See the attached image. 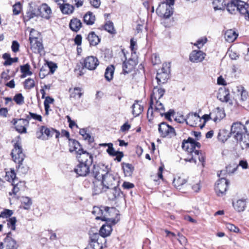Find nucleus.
Instances as JSON below:
<instances>
[{"label":"nucleus","instance_id":"nucleus-1","mask_svg":"<svg viewBox=\"0 0 249 249\" xmlns=\"http://www.w3.org/2000/svg\"><path fill=\"white\" fill-rule=\"evenodd\" d=\"M200 143L194 140L192 138H189L187 140H184L182 142V147L185 150L187 154V158L185 161L190 162L196 163L197 158L203 167L204 166L205 162V156L204 153L200 152L199 149L200 148Z\"/></svg>","mask_w":249,"mask_h":249},{"label":"nucleus","instance_id":"nucleus-2","mask_svg":"<svg viewBox=\"0 0 249 249\" xmlns=\"http://www.w3.org/2000/svg\"><path fill=\"white\" fill-rule=\"evenodd\" d=\"M92 213L95 216L96 219L106 221L113 225L119 221L116 217L118 211L113 207L94 206Z\"/></svg>","mask_w":249,"mask_h":249},{"label":"nucleus","instance_id":"nucleus-3","mask_svg":"<svg viewBox=\"0 0 249 249\" xmlns=\"http://www.w3.org/2000/svg\"><path fill=\"white\" fill-rule=\"evenodd\" d=\"M80 152L78 156H76L79 163L74 170L78 176L86 177L90 172V167L93 162V156L89 152Z\"/></svg>","mask_w":249,"mask_h":249},{"label":"nucleus","instance_id":"nucleus-4","mask_svg":"<svg viewBox=\"0 0 249 249\" xmlns=\"http://www.w3.org/2000/svg\"><path fill=\"white\" fill-rule=\"evenodd\" d=\"M231 131L242 150L249 147V133L245 132L243 124L240 122L233 123Z\"/></svg>","mask_w":249,"mask_h":249},{"label":"nucleus","instance_id":"nucleus-5","mask_svg":"<svg viewBox=\"0 0 249 249\" xmlns=\"http://www.w3.org/2000/svg\"><path fill=\"white\" fill-rule=\"evenodd\" d=\"M225 8L231 14L235 15L239 12L247 20H249V5L240 0H229L225 2Z\"/></svg>","mask_w":249,"mask_h":249},{"label":"nucleus","instance_id":"nucleus-6","mask_svg":"<svg viewBox=\"0 0 249 249\" xmlns=\"http://www.w3.org/2000/svg\"><path fill=\"white\" fill-rule=\"evenodd\" d=\"M171 63H164L161 69L158 70L156 79L158 85L166 83L170 77Z\"/></svg>","mask_w":249,"mask_h":249},{"label":"nucleus","instance_id":"nucleus-7","mask_svg":"<svg viewBox=\"0 0 249 249\" xmlns=\"http://www.w3.org/2000/svg\"><path fill=\"white\" fill-rule=\"evenodd\" d=\"M36 137L38 139L46 140L54 135L56 138H58L59 132L52 128H48L45 126H42L40 127L39 131L36 132Z\"/></svg>","mask_w":249,"mask_h":249},{"label":"nucleus","instance_id":"nucleus-8","mask_svg":"<svg viewBox=\"0 0 249 249\" xmlns=\"http://www.w3.org/2000/svg\"><path fill=\"white\" fill-rule=\"evenodd\" d=\"M156 13L159 17L167 19L173 15V8L170 4L162 2L159 5Z\"/></svg>","mask_w":249,"mask_h":249},{"label":"nucleus","instance_id":"nucleus-9","mask_svg":"<svg viewBox=\"0 0 249 249\" xmlns=\"http://www.w3.org/2000/svg\"><path fill=\"white\" fill-rule=\"evenodd\" d=\"M187 178L183 175H177L176 176L173 181L174 186L179 191L185 193L189 188Z\"/></svg>","mask_w":249,"mask_h":249},{"label":"nucleus","instance_id":"nucleus-10","mask_svg":"<svg viewBox=\"0 0 249 249\" xmlns=\"http://www.w3.org/2000/svg\"><path fill=\"white\" fill-rule=\"evenodd\" d=\"M90 241L89 246L92 249H102L105 246L106 240L105 238L100 237L97 233L90 234Z\"/></svg>","mask_w":249,"mask_h":249},{"label":"nucleus","instance_id":"nucleus-11","mask_svg":"<svg viewBox=\"0 0 249 249\" xmlns=\"http://www.w3.org/2000/svg\"><path fill=\"white\" fill-rule=\"evenodd\" d=\"M11 155L15 162L23 161L25 155L23 152L22 146L19 143L16 142L15 143Z\"/></svg>","mask_w":249,"mask_h":249},{"label":"nucleus","instance_id":"nucleus-12","mask_svg":"<svg viewBox=\"0 0 249 249\" xmlns=\"http://www.w3.org/2000/svg\"><path fill=\"white\" fill-rule=\"evenodd\" d=\"M158 130L162 137L172 138L176 135L174 128L165 122H162L159 124Z\"/></svg>","mask_w":249,"mask_h":249},{"label":"nucleus","instance_id":"nucleus-13","mask_svg":"<svg viewBox=\"0 0 249 249\" xmlns=\"http://www.w3.org/2000/svg\"><path fill=\"white\" fill-rule=\"evenodd\" d=\"M10 232L7 234L3 241L0 243V249H18V245L16 241L11 237Z\"/></svg>","mask_w":249,"mask_h":249},{"label":"nucleus","instance_id":"nucleus-14","mask_svg":"<svg viewBox=\"0 0 249 249\" xmlns=\"http://www.w3.org/2000/svg\"><path fill=\"white\" fill-rule=\"evenodd\" d=\"M109 172L108 167L104 164L94 165L92 170L93 176L97 180L102 179Z\"/></svg>","mask_w":249,"mask_h":249},{"label":"nucleus","instance_id":"nucleus-15","mask_svg":"<svg viewBox=\"0 0 249 249\" xmlns=\"http://www.w3.org/2000/svg\"><path fill=\"white\" fill-rule=\"evenodd\" d=\"M99 64V62L97 57L93 56H89L84 59L82 66L83 67L92 71L95 70Z\"/></svg>","mask_w":249,"mask_h":249},{"label":"nucleus","instance_id":"nucleus-16","mask_svg":"<svg viewBox=\"0 0 249 249\" xmlns=\"http://www.w3.org/2000/svg\"><path fill=\"white\" fill-rule=\"evenodd\" d=\"M229 182L224 178H221L217 181L215 186V190L218 196L223 195L227 191Z\"/></svg>","mask_w":249,"mask_h":249},{"label":"nucleus","instance_id":"nucleus-17","mask_svg":"<svg viewBox=\"0 0 249 249\" xmlns=\"http://www.w3.org/2000/svg\"><path fill=\"white\" fill-rule=\"evenodd\" d=\"M101 181L104 185V187L107 189L111 188L115 185H118V181L114 175L110 173H107L102 179Z\"/></svg>","mask_w":249,"mask_h":249},{"label":"nucleus","instance_id":"nucleus-18","mask_svg":"<svg viewBox=\"0 0 249 249\" xmlns=\"http://www.w3.org/2000/svg\"><path fill=\"white\" fill-rule=\"evenodd\" d=\"M37 12L38 16L49 19L52 14V10L47 4L43 3L38 7Z\"/></svg>","mask_w":249,"mask_h":249},{"label":"nucleus","instance_id":"nucleus-19","mask_svg":"<svg viewBox=\"0 0 249 249\" xmlns=\"http://www.w3.org/2000/svg\"><path fill=\"white\" fill-rule=\"evenodd\" d=\"M165 90L164 89L158 86L154 87L153 92L151 95L150 102L154 104L155 101L159 100L164 94Z\"/></svg>","mask_w":249,"mask_h":249},{"label":"nucleus","instance_id":"nucleus-20","mask_svg":"<svg viewBox=\"0 0 249 249\" xmlns=\"http://www.w3.org/2000/svg\"><path fill=\"white\" fill-rule=\"evenodd\" d=\"M212 120L214 122L220 121L225 117V113L223 108L217 107L211 112Z\"/></svg>","mask_w":249,"mask_h":249},{"label":"nucleus","instance_id":"nucleus-21","mask_svg":"<svg viewBox=\"0 0 249 249\" xmlns=\"http://www.w3.org/2000/svg\"><path fill=\"white\" fill-rule=\"evenodd\" d=\"M205 53L201 51L194 50L189 56L190 60L194 63L201 62L205 58Z\"/></svg>","mask_w":249,"mask_h":249},{"label":"nucleus","instance_id":"nucleus-22","mask_svg":"<svg viewBox=\"0 0 249 249\" xmlns=\"http://www.w3.org/2000/svg\"><path fill=\"white\" fill-rule=\"evenodd\" d=\"M30 49L36 53H40L44 49L42 41L40 39L30 41Z\"/></svg>","mask_w":249,"mask_h":249},{"label":"nucleus","instance_id":"nucleus-23","mask_svg":"<svg viewBox=\"0 0 249 249\" xmlns=\"http://www.w3.org/2000/svg\"><path fill=\"white\" fill-rule=\"evenodd\" d=\"M137 65V61L135 59L129 58L126 60L123 63V70L124 73L130 72Z\"/></svg>","mask_w":249,"mask_h":249},{"label":"nucleus","instance_id":"nucleus-24","mask_svg":"<svg viewBox=\"0 0 249 249\" xmlns=\"http://www.w3.org/2000/svg\"><path fill=\"white\" fill-rule=\"evenodd\" d=\"M186 123L191 126H196L200 121V118L198 114L189 113L185 119Z\"/></svg>","mask_w":249,"mask_h":249},{"label":"nucleus","instance_id":"nucleus-25","mask_svg":"<svg viewBox=\"0 0 249 249\" xmlns=\"http://www.w3.org/2000/svg\"><path fill=\"white\" fill-rule=\"evenodd\" d=\"M69 151L70 152H75L76 156H78L81 152L82 153L88 152L87 151L84 150L81 147L79 142L76 140H70L69 143Z\"/></svg>","mask_w":249,"mask_h":249},{"label":"nucleus","instance_id":"nucleus-26","mask_svg":"<svg viewBox=\"0 0 249 249\" xmlns=\"http://www.w3.org/2000/svg\"><path fill=\"white\" fill-rule=\"evenodd\" d=\"M230 94L228 90L225 89H219L217 95V98L222 102L228 103L230 105L232 106L233 103L230 99Z\"/></svg>","mask_w":249,"mask_h":249},{"label":"nucleus","instance_id":"nucleus-27","mask_svg":"<svg viewBox=\"0 0 249 249\" xmlns=\"http://www.w3.org/2000/svg\"><path fill=\"white\" fill-rule=\"evenodd\" d=\"M118 186L115 185L110 189H107L108 190L107 196L109 200H114L120 196L121 191Z\"/></svg>","mask_w":249,"mask_h":249},{"label":"nucleus","instance_id":"nucleus-28","mask_svg":"<svg viewBox=\"0 0 249 249\" xmlns=\"http://www.w3.org/2000/svg\"><path fill=\"white\" fill-rule=\"evenodd\" d=\"M107 189L104 187V185L101 180L96 179L93 181V186L92 188L93 194L98 195L103 191H107Z\"/></svg>","mask_w":249,"mask_h":249},{"label":"nucleus","instance_id":"nucleus-29","mask_svg":"<svg viewBox=\"0 0 249 249\" xmlns=\"http://www.w3.org/2000/svg\"><path fill=\"white\" fill-rule=\"evenodd\" d=\"M29 122L26 119H21L19 120V123L15 126L16 130L20 133H26V126L29 125Z\"/></svg>","mask_w":249,"mask_h":249},{"label":"nucleus","instance_id":"nucleus-30","mask_svg":"<svg viewBox=\"0 0 249 249\" xmlns=\"http://www.w3.org/2000/svg\"><path fill=\"white\" fill-rule=\"evenodd\" d=\"M224 36L227 42H232L237 38L238 34L235 30L229 29L225 32Z\"/></svg>","mask_w":249,"mask_h":249},{"label":"nucleus","instance_id":"nucleus-31","mask_svg":"<svg viewBox=\"0 0 249 249\" xmlns=\"http://www.w3.org/2000/svg\"><path fill=\"white\" fill-rule=\"evenodd\" d=\"M112 231V227L110 224H105L100 228L99 233L102 238H105L110 235Z\"/></svg>","mask_w":249,"mask_h":249},{"label":"nucleus","instance_id":"nucleus-32","mask_svg":"<svg viewBox=\"0 0 249 249\" xmlns=\"http://www.w3.org/2000/svg\"><path fill=\"white\" fill-rule=\"evenodd\" d=\"M59 8L64 14L70 15L73 13L74 7L73 5L69 3H59Z\"/></svg>","mask_w":249,"mask_h":249},{"label":"nucleus","instance_id":"nucleus-33","mask_svg":"<svg viewBox=\"0 0 249 249\" xmlns=\"http://www.w3.org/2000/svg\"><path fill=\"white\" fill-rule=\"evenodd\" d=\"M69 26L72 31L76 32L81 28L82 22L80 19L77 18H73L70 21Z\"/></svg>","mask_w":249,"mask_h":249},{"label":"nucleus","instance_id":"nucleus-34","mask_svg":"<svg viewBox=\"0 0 249 249\" xmlns=\"http://www.w3.org/2000/svg\"><path fill=\"white\" fill-rule=\"evenodd\" d=\"M132 113L135 117H137L141 114L143 109V106L141 105L138 101H135V103L132 105Z\"/></svg>","mask_w":249,"mask_h":249},{"label":"nucleus","instance_id":"nucleus-35","mask_svg":"<svg viewBox=\"0 0 249 249\" xmlns=\"http://www.w3.org/2000/svg\"><path fill=\"white\" fill-rule=\"evenodd\" d=\"M84 22L88 25H92L94 23L95 17L91 12H87L83 17Z\"/></svg>","mask_w":249,"mask_h":249},{"label":"nucleus","instance_id":"nucleus-36","mask_svg":"<svg viewBox=\"0 0 249 249\" xmlns=\"http://www.w3.org/2000/svg\"><path fill=\"white\" fill-rule=\"evenodd\" d=\"M232 205L236 211L238 212H240L243 211L245 210L246 203L245 200L239 199L235 202H233Z\"/></svg>","mask_w":249,"mask_h":249},{"label":"nucleus","instance_id":"nucleus-37","mask_svg":"<svg viewBox=\"0 0 249 249\" xmlns=\"http://www.w3.org/2000/svg\"><path fill=\"white\" fill-rule=\"evenodd\" d=\"M225 2L224 0H213L212 4L214 11L222 10L225 9Z\"/></svg>","mask_w":249,"mask_h":249},{"label":"nucleus","instance_id":"nucleus-38","mask_svg":"<svg viewBox=\"0 0 249 249\" xmlns=\"http://www.w3.org/2000/svg\"><path fill=\"white\" fill-rule=\"evenodd\" d=\"M88 39L90 45L96 46L100 42V38L94 32H90L88 36Z\"/></svg>","mask_w":249,"mask_h":249},{"label":"nucleus","instance_id":"nucleus-39","mask_svg":"<svg viewBox=\"0 0 249 249\" xmlns=\"http://www.w3.org/2000/svg\"><path fill=\"white\" fill-rule=\"evenodd\" d=\"M153 107H154V112L155 113H159L161 116H163L165 108L163 105L159 100L155 101Z\"/></svg>","mask_w":249,"mask_h":249},{"label":"nucleus","instance_id":"nucleus-40","mask_svg":"<svg viewBox=\"0 0 249 249\" xmlns=\"http://www.w3.org/2000/svg\"><path fill=\"white\" fill-rule=\"evenodd\" d=\"M12 184L13 186L12 191L14 195H16L20 190H23L25 187V182L23 181L13 182Z\"/></svg>","mask_w":249,"mask_h":249},{"label":"nucleus","instance_id":"nucleus-41","mask_svg":"<svg viewBox=\"0 0 249 249\" xmlns=\"http://www.w3.org/2000/svg\"><path fill=\"white\" fill-rule=\"evenodd\" d=\"M189 187L190 186L192 189L195 193H198L201 189L200 180L198 178H195L194 180L188 184Z\"/></svg>","mask_w":249,"mask_h":249},{"label":"nucleus","instance_id":"nucleus-42","mask_svg":"<svg viewBox=\"0 0 249 249\" xmlns=\"http://www.w3.org/2000/svg\"><path fill=\"white\" fill-rule=\"evenodd\" d=\"M5 178L8 181L11 182L12 183L18 181V179L16 178V174L14 169H11L10 171L6 172Z\"/></svg>","mask_w":249,"mask_h":249},{"label":"nucleus","instance_id":"nucleus-43","mask_svg":"<svg viewBox=\"0 0 249 249\" xmlns=\"http://www.w3.org/2000/svg\"><path fill=\"white\" fill-rule=\"evenodd\" d=\"M114 72V67L113 65H110L107 68L105 73V77L107 81H109L112 80Z\"/></svg>","mask_w":249,"mask_h":249},{"label":"nucleus","instance_id":"nucleus-44","mask_svg":"<svg viewBox=\"0 0 249 249\" xmlns=\"http://www.w3.org/2000/svg\"><path fill=\"white\" fill-rule=\"evenodd\" d=\"M122 167L125 176L129 177L131 176L133 170L131 164L123 163H122Z\"/></svg>","mask_w":249,"mask_h":249},{"label":"nucleus","instance_id":"nucleus-45","mask_svg":"<svg viewBox=\"0 0 249 249\" xmlns=\"http://www.w3.org/2000/svg\"><path fill=\"white\" fill-rule=\"evenodd\" d=\"M17 163L16 168L18 172L21 174H25L27 173L29 168L27 165L24 164L23 161H20L19 162H16Z\"/></svg>","mask_w":249,"mask_h":249},{"label":"nucleus","instance_id":"nucleus-46","mask_svg":"<svg viewBox=\"0 0 249 249\" xmlns=\"http://www.w3.org/2000/svg\"><path fill=\"white\" fill-rule=\"evenodd\" d=\"M30 66L28 64H26L20 67L21 72L22 73L21 78L25 77L28 75H31L32 72L30 71Z\"/></svg>","mask_w":249,"mask_h":249},{"label":"nucleus","instance_id":"nucleus-47","mask_svg":"<svg viewBox=\"0 0 249 249\" xmlns=\"http://www.w3.org/2000/svg\"><path fill=\"white\" fill-rule=\"evenodd\" d=\"M229 137V133L224 130H220L217 136L218 140L222 142L226 141Z\"/></svg>","mask_w":249,"mask_h":249},{"label":"nucleus","instance_id":"nucleus-48","mask_svg":"<svg viewBox=\"0 0 249 249\" xmlns=\"http://www.w3.org/2000/svg\"><path fill=\"white\" fill-rule=\"evenodd\" d=\"M82 89L79 87L74 88L71 94V97L75 99H80L83 94Z\"/></svg>","mask_w":249,"mask_h":249},{"label":"nucleus","instance_id":"nucleus-49","mask_svg":"<svg viewBox=\"0 0 249 249\" xmlns=\"http://www.w3.org/2000/svg\"><path fill=\"white\" fill-rule=\"evenodd\" d=\"M35 86V82L32 78H28L24 82V87L25 89H30Z\"/></svg>","mask_w":249,"mask_h":249},{"label":"nucleus","instance_id":"nucleus-50","mask_svg":"<svg viewBox=\"0 0 249 249\" xmlns=\"http://www.w3.org/2000/svg\"><path fill=\"white\" fill-rule=\"evenodd\" d=\"M104 29L106 31L111 34H115L116 33V31L114 28L113 23L110 21H108L106 22L104 25Z\"/></svg>","mask_w":249,"mask_h":249},{"label":"nucleus","instance_id":"nucleus-51","mask_svg":"<svg viewBox=\"0 0 249 249\" xmlns=\"http://www.w3.org/2000/svg\"><path fill=\"white\" fill-rule=\"evenodd\" d=\"M79 133L85 140H88L89 142H93V138L87 132L85 129H81L79 131Z\"/></svg>","mask_w":249,"mask_h":249},{"label":"nucleus","instance_id":"nucleus-52","mask_svg":"<svg viewBox=\"0 0 249 249\" xmlns=\"http://www.w3.org/2000/svg\"><path fill=\"white\" fill-rule=\"evenodd\" d=\"M25 119H27V121H28V122L31 119H33L35 120H37L39 122L42 121V117L41 115L30 112H29L28 114L26 115Z\"/></svg>","mask_w":249,"mask_h":249},{"label":"nucleus","instance_id":"nucleus-53","mask_svg":"<svg viewBox=\"0 0 249 249\" xmlns=\"http://www.w3.org/2000/svg\"><path fill=\"white\" fill-rule=\"evenodd\" d=\"M22 203L24 205L23 208L25 210L29 209L32 204L31 198L28 197H23Z\"/></svg>","mask_w":249,"mask_h":249},{"label":"nucleus","instance_id":"nucleus-54","mask_svg":"<svg viewBox=\"0 0 249 249\" xmlns=\"http://www.w3.org/2000/svg\"><path fill=\"white\" fill-rule=\"evenodd\" d=\"M17 219L15 217L9 218L7 220V226L11 230L15 231L16 230V223Z\"/></svg>","mask_w":249,"mask_h":249},{"label":"nucleus","instance_id":"nucleus-55","mask_svg":"<svg viewBox=\"0 0 249 249\" xmlns=\"http://www.w3.org/2000/svg\"><path fill=\"white\" fill-rule=\"evenodd\" d=\"M35 17H38L37 16V12L36 13H35L31 11H28L26 12V15L24 16V20L26 21H29Z\"/></svg>","mask_w":249,"mask_h":249},{"label":"nucleus","instance_id":"nucleus-56","mask_svg":"<svg viewBox=\"0 0 249 249\" xmlns=\"http://www.w3.org/2000/svg\"><path fill=\"white\" fill-rule=\"evenodd\" d=\"M40 35L39 32L34 29H32L30 31L29 35V40L32 41V40H36L39 39Z\"/></svg>","mask_w":249,"mask_h":249},{"label":"nucleus","instance_id":"nucleus-57","mask_svg":"<svg viewBox=\"0 0 249 249\" xmlns=\"http://www.w3.org/2000/svg\"><path fill=\"white\" fill-rule=\"evenodd\" d=\"M13 214V212L9 209H4L0 213V218H9Z\"/></svg>","mask_w":249,"mask_h":249},{"label":"nucleus","instance_id":"nucleus-58","mask_svg":"<svg viewBox=\"0 0 249 249\" xmlns=\"http://www.w3.org/2000/svg\"><path fill=\"white\" fill-rule=\"evenodd\" d=\"M21 10V4L19 2L16 3L13 6V12L15 15H19Z\"/></svg>","mask_w":249,"mask_h":249},{"label":"nucleus","instance_id":"nucleus-59","mask_svg":"<svg viewBox=\"0 0 249 249\" xmlns=\"http://www.w3.org/2000/svg\"><path fill=\"white\" fill-rule=\"evenodd\" d=\"M14 101L18 105H21L24 103V97L22 94H17L13 98Z\"/></svg>","mask_w":249,"mask_h":249},{"label":"nucleus","instance_id":"nucleus-60","mask_svg":"<svg viewBox=\"0 0 249 249\" xmlns=\"http://www.w3.org/2000/svg\"><path fill=\"white\" fill-rule=\"evenodd\" d=\"M237 168V166H232L231 165H229L227 166H226L225 171H221V174L222 172H226L227 173L229 174L233 173L236 171Z\"/></svg>","mask_w":249,"mask_h":249},{"label":"nucleus","instance_id":"nucleus-61","mask_svg":"<svg viewBox=\"0 0 249 249\" xmlns=\"http://www.w3.org/2000/svg\"><path fill=\"white\" fill-rule=\"evenodd\" d=\"M207 39L206 37H202L199 39L194 45L197 47L198 48L200 49L206 43Z\"/></svg>","mask_w":249,"mask_h":249},{"label":"nucleus","instance_id":"nucleus-62","mask_svg":"<svg viewBox=\"0 0 249 249\" xmlns=\"http://www.w3.org/2000/svg\"><path fill=\"white\" fill-rule=\"evenodd\" d=\"M151 61L153 65H155L160 63V59L158 54L154 53L151 56Z\"/></svg>","mask_w":249,"mask_h":249},{"label":"nucleus","instance_id":"nucleus-63","mask_svg":"<svg viewBox=\"0 0 249 249\" xmlns=\"http://www.w3.org/2000/svg\"><path fill=\"white\" fill-rule=\"evenodd\" d=\"M226 228L230 231H233L234 232L237 233L239 232L240 230L238 228L236 227L233 224L231 223H227L226 224Z\"/></svg>","mask_w":249,"mask_h":249},{"label":"nucleus","instance_id":"nucleus-64","mask_svg":"<svg viewBox=\"0 0 249 249\" xmlns=\"http://www.w3.org/2000/svg\"><path fill=\"white\" fill-rule=\"evenodd\" d=\"M178 236L179 237L178 239V240L180 243V244L182 245L185 246L187 243V239L186 238L179 232L178 233Z\"/></svg>","mask_w":249,"mask_h":249}]
</instances>
